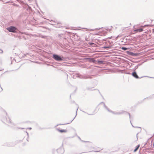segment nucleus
<instances>
[{"label":"nucleus","mask_w":154,"mask_h":154,"mask_svg":"<svg viewBox=\"0 0 154 154\" xmlns=\"http://www.w3.org/2000/svg\"><path fill=\"white\" fill-rule=\"evenodd\" d=\"M132 75L136 79H138L139 77L135 72H134L132 73Z\"/></svg>","instance_id":"obj_4"},{"label":"nucleus","mask_w":154,"mask_h":154,"mask_svg":"<svg viewBox=\"0 0 154 154\" xmlns=\"http://www.w3.org/2000/svg\"><path fill=\"white\" fill-rule=\"evenodd\" d=\"M7 121L8 124H10L11 123V121L10 119L9 118L7 119Z\"/></svg>","instance_id":"obj_8"},{"label":"nucleus","mask_w":154,"mask_h":154,"mask_svg":"<svg viewBox=\"0 0 154 154\" xmlns=\"http://www.w3.org/2000/svg\"><path fill=\"white\" fill-rule=\"evenodd\" d=\"M143 31V29L142 28H140L138 29L135 30L134 31L135 33L138 32H140Z\"/></svg>","instance_id":"obj_3"},{"label":"nucleus","mask_w":154,"mask_h":154,"mask_svg":"<svg viewBox=\"0 0 154 154\" xmlns=\"http://www.w3.org/2000/svg\"><path fill=\"white\" fill-rule=\"evenodd\" d=\"M105 34L104 33H103V34H101V35H105Z\"/></svg>","instance_id":"obj_10"},{"label":"nucleus","mask_w":154,"mask_h":154,"mask_svg":"<svg viewBox=\"0 0 154 154\" xmlns=\"http://www.w3.org/2000/svg\"><path fill=\"white\" fill-rule=\"evenodd\" d=\"M57 130L60 133H66L67 131L66 129L60 130L58 129H57Z\"/></svg>","instance_id":"obj_6"},{"label":"nucleus","mask_w":154,"mask_h":154,"mask_svg":"<svg viewBox=\"0 0 154 154\" xmlns=\"http://www.w3.org/2000/svg\"><path fill=\"white\" fill-rule=\"evenodd\" d=\"M53 58L57 61H61L62 60V58L58 55L54 54L53 55Z\"/></svg>","instance_id":"obj_2"},{"label":"nucleus","mask_w":154,"mask_h":154,"mask_svg":"<svg viewBox=\"0 0 154 154\" xmlns=\"http://www.w3.org/2000/svg\"><path fill=\"white\" fill-rule=\"evenodd\" d=\"M7 29L10 32H16L17 30V28L14 26H11L10 27H8Z\"/></svg>","instance_id":"obj_1"},{"label":"nucleus","mask_w":154,"mask_h":154,"mask_svg":"<svg viewBox=\"0 0 154 154\" xmlns=\"http://www.w3.org/2000/svg\"><path fill=\"white\" fill-rule=\"evenodd\" d=\"M123 40H125V41H122L121 42H124L125 43H127L128 44H130V43L129 42V41L130 40V39H123Z\"/></svg>","instance_id":"obj_5"},{"label":"nucleus","mask_w":154,"mask_h":154,"mask_svg":"<svg viewBox=\"0 0 154 154\" xmlns=\"http://www.w3.org/2000/svg\"><path fill=\"white\" fill-rule=\"evenodd\" d=\"M121 49L125 51L127 50L128 49V48L125 47H122L121 48Z\"/></svg>","instance_id":"obj_9"},{"label":"nucleus","mask_w":154,"mask_h":154,"mask_svg":"<svg viewBox=\"0 0 154 154\" xmlns=\"http://www.w3.org/2000/svg\"><path fill=\"white\" fill-rule=\"evenodd\" d=\"M140 146V145H138L137 146L135 149L134 150V152H136L138 150V149L139 148Z\"/></svg>","instance_id":"obj_7"}]
</instances>
